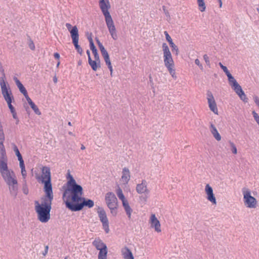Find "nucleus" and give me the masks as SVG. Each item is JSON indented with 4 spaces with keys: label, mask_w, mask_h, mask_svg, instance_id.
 Here are the masks:
<instances>
[{
    "label": "nucleus",
    "mask_w": 259,
    "mask_h": 259,
    "mask_svg": "<svg viewBox=\"0 0 259 259\" xmlns=\"http://www.w3.org/2000/svg\"><path fill=\"white\" fill-rule=\"evenodd\" d=\"M83 195V190L82 188L64 202L66 207L71 211L75 212L82 210L85 206L89 208H92L94 205V201L82 197Z\"/></svg>",
    "instance_id": "obj_1"
},
{
    "label": "nucleus",
    "mask_w": 259,
    "mask_h": 259,
    "mask_svg": "<svg viewBox=\"0 0 259 259\" xmlns=\"http://www.w3.org/2000/svg\"><path fill=\"white\" fill-rule=\"evenodd\" d=\"M53 196V193H45V197L41 198V203L37 200L34 201L35 210L37 219L41 223H47L50 219Z\"/></svg>",
    "instance_id": "obj_2"
},
{
    "label": "nucleus",
    "mask_w": 259,
    "mask_h": 259,
    "mask_svg": "<svg viewBox=\"0 0 259 259\" xmlns=\"http://www.w3.org/2000/svg\"><path fill=\"white\" fill-rule=\"evenodd\" d=\"M99 4L101 11L105 17V20L110 34L114 40H116L117 38V35L116 31V28L112 17L109 11V9L111 7L109 0H100Z\"/></svg>",
    "instance_id": "obj_3"
},
{
    "label": "nucleus",
    "mask_w": 259,
    "mask_h": 259,
    "mask_svg": "<svg viewBox=\"0 0 259 259\" xmlns=\"http://www.w3.org/2000/svg\"><path fill=\"white\" fill-rule=\"evenodd\" d=\"M66 178L67 182L62 187L63 190L62 199L64 202L82 188L81 185L76 183L69 170L67 174Z\"/></svg>",
    "instance_id": "obj_4"
},
{
    "label": "nucleus",
    "mask_w": 259,
    "mask_h": 259,
    "mask_svg": "<svg viewBox=\"0 0 259 259\" xmlns=\"http://www.w3.org/2000/svg\"><path fill=\"white\" fill-rule=\"evenodd\" d=\"M0 173L4 181L9 186L11 195L16 198L18 194V185L14 171L10 169L7 171L0 172Z\"/></svg>",
    "instance_id": "obj_5"
},
{
    "label": "nucleus",
    "mask_w": 259,
    "mask_h": 259,
    "mask_svg": "<svg viewBox=\"0 0 259 259\" xmlns=\"http://www.w3.org/2000/svg\"><path fill=\"white\" fill-rule=\"evenodd\" d=\"M42 174L41 176H36V179L39 183L44 185V191L45 193H53L50 167L43 166L42 168Z\"/></svg>",
    "instance_id": "obj_6"
},
{
    "label": "nucleus",
    "mask_w": 259,
    "mask_h": 259,
    "mask_svg": "<svg viewBox=\"0 0 259 259\" xmlns=\"http://www.w3.org/2000/svg\"><path fill=\"white\" fill-rule=\"evenodd\" d=\"M228 80L229 85L232 90L239 96V97L244 102H247V98L243 91L242 87L232 76V75L228 71Z\"/></svg>",
    "instance_id": "obj_7"
},
{
    "label": "nucleus",
    "mask_w": 259,
    "mask_h": 259,
    "mask_svg": "<svg viewBox=\"0 0 259 259\" xmlns=\"http://www.w3.org/2000/svg\"><path fill=\"white\" fill-rule=\"evenodd\" d=\"M65 26L70 33V36L72 38V42L74 46L75 49L78 54L81 55L83 50L81 47L78 45L79 33L77 26H72L68 23H66Z\"/></svg>",
    "instance_id": "obj_8"
},
{
    "label": "nucleus",
    "mask_w": 259,
    "mask_h": 259,
    "mask_svg": "<svg viewBox=\"0 0 259 259\" xmlns=\"http://www.w3.org/2000/svg\"><path fill=\"white\" fill-rule=\"evenodd\" d=\"M105 199L111 213L116 216L117 214L118 200L115 195L113 192H108L106 194Z\"/></svg>",
    "instance_id": "obj_9"
},
{
    "label": "nucleus",
    "mask_w": 259,
    "mask_h": 259,
    "mask_svg": "<svg viewBox=\"0 0 259 259\" xmlns=\"http://www.w3.org/2000/svg\"><path fill=\"white\" fill-rule=\"evenodd\" d=\"M243 200L245 206L249 208H255L257 205V201L251 195V191L249 189L244 188L242 189Z\"/></svg>",
    "instance_id": "obj_10"
},
{
    "label": "nucleus",
    "mask_w": 259,
    "mask_h": 259,
    "mask_svg": "<svg viewBox=\"0 0 259 259\" xmlns=\"http://www.w3.org/2000/svg\"><path fill=\"white\" fill-rule=\"evenodd\" d=\"M92 244L97 250H99L98 259H107L108 248L106 244L99 237L95 238L92 242Z\"/></svg>",
    "instance_id": "obj_11"
},
{
    "label": "nucleus",
    "mask_w": 259,
    "mask_h": 259,
    "mask_svg": "<svg viewBox=\"0 0 259 259\" xmlns=\"http://www.w3.org/2000/svg\"><path fill=\"white\" fill-rule=\"evenodd\" d=\"M2 94L4 99L7 103L8 107L11 111L15 110V107L12 105V102H14V98L10 88L2 90Z\"/></svg>",
    "instance_id": "obj_12"
},
{
    "label": "nucleus",
    "mask_w": 259,
    "mask_h": 259,
    "mask_svg": "<svg viewBox=\"0 0 259 259\" xmlns=\"http://www.w3.org/2000/svg\"><path fill=\"white\" fill-rule=\"evenodd\" d=\"M0 172L9 169L8 165V157L5 148H0Z\"/></svg>",
    "instance_id": "obj_13"
},
{
    "label": "nucleus",
    "mask_w": 259,
    "mask_h": 259,
    "mask_svg": "<svg viewBox=\"0 0 259 259\" xmlns=\"http://www.w3.org/2000/svg\"><path fill=\"white\" fill-rule=\"evenodd\" d=\"M98 212L100 220L102 223L103 227L105 233H108L109 232V222L107 218L106 212L104 209H101L100 211H98Z\"/></svg>",
    "instance_id": "obj_14"
},
{
    "label": "nucleus",
    "mask_w": 259,
    "mask_h": 259,
    "mask_svg": "<svg viewBox=\"0 0 259 259\" xmlns=\"http://www.w3.org/2000/svg\"><path fill=\"white\" fill-rule=\"evenodd\" d=\"M206 95L210 110L214 114H218L217 104L212 93L210 91H207Z\"/></svg>",
    "instance_id": "obj_15"
},
{
    "label": "nucleus",
    "mask_w": 259,
    "mask_h": 259,
    "mask_svg": "<svg viewBox=\"0 0 259 259\" xmlns=\"http://www.w3.org/2000/svg\"><path fill=\"white\" fill-rule=\"evenodd\" d=\"M205 192L206 194V199L212 204L215 205L217 204L216 198L213 193L212 188L208 184L205 186Z\"/></svg>",
    "instance_id": "obj_16"
},
{
    "label": "nucleus",
    "mask_w": 259,
    "mask_h": 259,
    "mask_svg": "<svg viewBox=\"0 0 259 259\" xmlns=\"http://www.w3.org/2000/svg\"><path fill=\"white\" fill-rule=\"evenodd\" d=\"M136 190L138 194H149L150 191L147 189V183L145 180H142L141 184L137 185Z\"/></svg>",
    "instance_id": "obj_17"
},
{
    "label": "nucleus",
    "mask_w": 259,
    "mask_h": 259,
    "mask_svg": "<svg viewBox=\"0 0 259 259\" xmlns=\"http://www.w3.org/2000/svg\"><path fill=\"white\" fill-rule=\"evenodd\" d=\"M151 226L154 227L155 230L157 232L161 231L160 229V224L159 220L155 217V215L153 214L150 218Z\"/></svg>",
    "instance_id": "obj_18"
},
{
    "label": "nucleus",
    "mask_w": 259,
    "mask_h": 259,
    "mask_svg": "<svg viewBox=\"0 0 259 259\" xmlns=\"http://www.w3.org/2000/svg\"><path fill=\"white\" fill-rule=\"evenodd\" d=\"M0 72L2 73V76L0 77V85L1 90L8 89L9 87V85H7V82H5V79H6V75L5 73L4 69L2 66L1 63H0Z\"/></svg>",
    "instance_id": "obj_19"
},
{
    "label": "nucleus",
    "mask_w": 259,
    "mask_h": 259,
    "mask_svg": "<svg viewBox=\"0 0 259 259\" xmlns=\"http://www.w3.org/2000/svg\"><path fill=\"white\" fill-rule=\"evenodd\" d=\"M131 178L130 171L128 168L125 167L123 168L122 171L121 179L124 182L125 184H127Z\"/></svg>",
    "instance_id": "obj_20"
},
{
    "label": "nucleus",
    "mask_w": 259,
    "mask_h": 259,
    "mask_svg": "<svg viewBox=\"0 0 259 259\" xmlns=\"http://www.w3.org/2000/svg\"><path fill=\"white\" fill-rule=\"evenodd\" d=\"M121 252L124 259H134L131 250L127 247L123 248L121 249Z\"/></svg>",
    "instance_id": "obj_21"
},
{
    "label": "nucleus",
    "mask_w": 259,
    "mask_h": 259,
    "mask_svg": "<svg viewBox=\"0 0 259 259\" xmlns=\"http://www.w3.org/2000/svg\"><path fill=\"white\" fill-rule=\"evenodd\" d=\"M163 60L165 66L174 64L171 53L164 55Z\"/></svg>",
    "instance_id": "obj_22"
},
{
    "label": "nucleus",
    "mask_w": 259,
    "mask_h": 259,
    "mask_svg": "<svg viewBox=\"0 0 259 259\" xmlns=\"http://www.w3.org/2000/svg\"><path fill=\"white\" fill-rule=\"evenodd\" d=\"M89 64L91 67L92 70L94 71H97L98 68L101 67V61H97V60H93L92 59H90L88 61Z\"/></svg>",
    "instance_id": "obj_23"
},
{
    "label": "nucleus",
    "mask_w": 259,
    "mask_h": 259,
    "mask_svg": "<svg viewBox=\"0 0 259 259\" xmlns=\"http://www.w3.org/2000/svg\"><path fill=\"white\" fill-rule=\"evenodd\" d=\"M210 130L211 134L217 141H219L221 140V136L220 134L219 133L217 129L212 123H211L210 124Z\"/></svg>",
    "instance_id": "obj_24"
},
{
    "label": "nucleus",
    "mask_w": 259,
    "mask_h": 259,
    "mask_svg": "<svg viewBox=\"0 0 259 259\" xmlns=\"http://www.w3.org/2000/svg\"><path fill=\"white\" fill-rule=\"evenodd\" d=\"M122 206L126 212V213L127 215V217L129 219L131 218V214L133 211V209L131 208V206L129 205L128 201H124L122 203Z\"/></svg>",
    "instance_id": "obj_25"
},
{
    "label": "nucleus",
    "mask_w": 259,
    "mask_h": 259,
    "mask_svg": "<svg viewBox=\"0 0 259 259\" xmlns=\"http://www.w3.org/2000/svg\"><path fill=\"white\" fill-rule=\"evenodd\" d=\"M165 67L167 68L169 73L171 75L172 78L176 79L177 76L176 75V71L175 69L174 68L175 64L166 66Z\"/></svg>",
    "instance_id": "obj_26"
},
{
    "label": "nucleus",
    "mask_w": 259,
    "mask_h": 259,
    "mask_svg": "<svg viewBox=\"0 0 259 259\" xmlns=\"http://www.w3.org/2000/svg\"><path fill=\"white\" fill-rule=\"evenodd\" d=\"M116 194L119 199L121 200L122 203L127 201V200L125 198L124 194L122 193V190L119 187L116 190Z\"/></svg>",
    "instance_id": "obj_27"
},
{
    "label": "nucleus",
    "mask_w": 259,
    "mask_h": 259,
    "mask_svg": "<svg viewBox=\"0 0 259 259\" xmlns=\"http://www.w3.org/2000/svg\"><path fill=\"white\" fill-rule=\"evenodd\" d=\"M199 10L203 12L205 11L206 6L204 0H197Z\"/></svg>",
    "instance_id": "obj_28"
},
{
    "label": "nucleus",
    "mask_w": 259,
    "mask_h": 259,
    "mask_svg": "<svg viewBox=\"0 0 259 259\" xmlns=\"http://www.w3.org/2000/svg\"><path fill=\"white\" fill-rule=\"evenodd\" d=\"M12 146L13 151H14L15 155L17 157L18 159L20 158L21 157H22V156L21 154L20 153L18 148L16 146V145L15 143H12Z\"/></svg>",
    "instance_id": "obj_29"
},
{
    "label": "nucleus",
    "mask_w": 259,
    "mask_h": 259,
    "mask_svg": "<svg viewBox=\"0 0 259 259\" xmlns=\"http://www.w3.org/2000/svg\"><path fill=\"white\" fill-rule=\"evenodd\" d=\"M29 105L36 114L38 115H40L41 114V112L39 111L38 108L34 102L29 104Z\"/></svg>",
    "instance_id": "obj_30"
},
{
    "label": "nucleus",
    "mask_w": 259,
    "mask_h": 259,
    "mask_svg": "<svg viewBox=\"0 0 259 259\" xmlns=\"http://www.w3.org/2000/svg\"><path fill=\"white\" fill-rule=\"evenodd\" d=\"M22 192L23 193L27 195L29 193V189L27 185L26 180L23 181V184H22Z\"/></svg>",
    "instance_id": "obj_31"
},
{
    "label": "nucleus",
    "mask_w": 259,
    "mask_h": 259,
    "mask_svg": "<svg viewBox=\"0 0 259 259\" xmlns=\"http://www.w3.org/2000/svg\"><path fill=\"white\" fill-rule=\"evenodd\" d=\"M169 46L171 48V51L173 53H175L176 55H178L179 53L178 47L174 42L171 43V44H169Z\"/></svg>",
    "instance_id": "obj_32"
},
{
    "label": "nucleus",
    "mask_w": 259,
    "mask_h": 259,
    "mask_svg": "<svg viewBox=\"0 0 259 259\" xmlns=\"http://www.w3.org/2000/svg\"><path fill=\"white\" fill-rule=\"evenodd\" d=\"M162 50L163 52V55L166 54L170 53L169 48L166 43H165V42L163 43L162 45Z\"/></svg>",
    "instance_id": "obj_33"
},
{
    "label": "nucleus",
    "mask_w": 259,
    "mask_h": 259,
    "mask_svg": "<svg viewBox=\"0 0 259 259\" xmlns=\"http://www.w3.org/2000/svg\"><path fill=\"white\" fill-rule=\"evenodd\" d=\"M164 34H165L166 40L169 43V45L171 44V43L174 42L170 36L169 35V34L166 31H164Z\"/></svg>",
    "instance_id": "obj_34"
},
{
    "label": "nucleus",
    "mask_w": 259,
    "mask_h": 259,
    "mask_svg": "<svg viewBox=\"0 0 259 259\" xmlns=\"http://www.w3.org/2000/svg\"><path fill=\"white\" fill-rule=\"evenodd\" d=\"M95 40H96L101 52L105 50L104 47L103 46L102 44L100 42V40L99 39V38L98 37L95 38Z\"/></svg>",
    "instance_id": "obj_35"
},
{
    "label": "nucleus",
    "mask_w": 259,
    "mask_h": 259,
    "mask_svg": "<svg viewBox=\"0 0 259 259\" xmlns=\"http://www.w3.org/2000/svg\"><path fill=\"white\" fill-rule=\"evenodd\" d=\"M18 88L19 89L20 92L23 94H25L27 92L26 89L24 87V86L22 84H20L19 85L17 86Z\"/></svg>",
    "instance_id": "obj_36"
},
{
    "label": "nucleus",
    "mask_w": 259,
    "mask_h": 259,
    "mask_svg": "<svg viewBox=\"0 0 259 259\" xmlns=\"http://www.w3.org/2000/svg\"><path fill=\"white\" fill-rule=\"evenodd\" d=\"M230 147L232 152L234 154H236L237 153V150L235 145L233 143H230Z\"/></svg>",
    "instance_id": "obj_37"
},
{
    "label": "nucleus",
    "mask_w": 259,
    "mask_h": 259,
    "mask_svg": "<svg viewBox=\"0 0 259 259\" xmlns=\"http://www.w3.org/2000/svg\"><path fill=\"white\" fill-rule=\"evenodd\" d=\"M18 160L19 161L20 167L21 169H25V166L24 160L23 159V157H21L20 158L18 159Z\"/></svg>",
    "instance_id": "obj_38"
},
{
    "label": "nucleus",
    "mask_w": 259,
    "mask_h": 259,
    "mask_svg": "<svg viewBox=\"0 0 259 259\" xmlns=\"http://www.w3.org/2000/svg\"><path fill=\"white\" fill-rule=\"evenodd\" d=\"M90 48L91 51L93 52H95V51H97V49L96 47V46L94 45V42H91L90 44H89Z\"/></svg>",
    "instance_id": "obj_39"
},
{
    "label": "nucleus",
    "mask_w": 259,
    "mask_h": 259,
    "mask_svg": "<svg viewBox=\"0 0 259 259\" xmlns=\"http://www.w3.org/2000/svg\"><path fill=\"white\" fill-rule=\"evenodd\" d=\"M252 115L253 116L256 121V122L258 123H259V115L258 114L256 113L254 111H252Z\"/></svg>",
    "instance_id": "obj_40"
},
{
    "label": "nucleus",
    "mask_w": 259,
    "mask_h": 259,
    "mask_svg": "<svg viewBox=\"0 0 259 259\" xmlns=\"http://www.w3.org/2000/svg\"><path fill=\"white\" fill-rule=\"evenodd\" d=\"M25 98H26V100L28 102V103L29 104H31L33 102L32 101V100L29 98L28 93H26L25 94L23 95Z\"/></svg>",
    "instance_id": "obj_41"
},
{
    "label": "nucleus",
    "mask_w": 259,
    "mask_h": 259,
    "mask_svg": "<svg viewBox=\"0 0 259 259\" xmlns=\"http://www.w3.org/2000/svg\"><path fill=\"white\" fill-rule=\"evenodd\" d=\"M149 194H144V195H142L140 197V200L144 202H146L147 200V198L148 197V195Z\"/></svg>",
    "instance_id": "obj_42"
},
{
    "label": "nucleus",
    "mask_w": 259,
    "mask_h": 259,
    "mask_svg": "<svg viewBox=\"0 0 259 259\" xmlns=\"http://www.w3.org/2000/svg\"><path fill=\"white\" fill-rule=\"evenodd\" d=\"M21 174H22V178H23V181L24 180H26V177L27 176V172H26V170L25 169H21Z\"/></svg>",
    "instance_id": "obj_43"
},
{
    "label": "nucleus",
    "mask_w": 259,
    "mask_h": 259,
    "mask_svg": "<svg viewBox=\"0 0 259 259\" xmlns=\"http://www.w3.org/2000/svg\"><path fill=\"white\" fill-rule=\"evenodd\" d=\"M93 54L94 56V58L95 60L100 61L99 55L98 53V51H95V52H93Z\"/></svg>",
    "instance_id": "obj_44"
},
{
    "label": "nucleus",
    "mask_w": 259,
    "mask_h": 259,
    "mask_svg": "<svg viewBox=\"0 0 259 259\" xmlns=\"http://www.w3.org/2000/svg\"><path fill=\"white\" fill-rule=\"evenodd\" d=\"M195 64H196L197 65H198L199 66V67L200 68V69H201V70L203 69V66L200 63V62L198 59H196L195 60Z\"/></svg>",
    "instance_id": "obj_45"
},
{
    "label": "nucleus",
    "mask_w": 259,
    "mask_h": 259,
    "mask_svg": "<svg viewBox=\"0 0 259 259\" xmlns=\"http://www.w3.org/2000/svg\"><path fill=\"white\" fill-rule=\"evenodd\" d=\"M203 59L205 60V62L206 64L207 65H210V63H209V57H208V56L206 54H205L203 56Z\"/></svg>",
    "instance_id": "obj_46"
},
{
    "label": "nucleus",
    "mask_w": 259,
    "mask_h": 259,
    "mask_svg": "<svg viewBox=\"0 0 259 259\" xmlns=\"http://www.w3.org/2000/svg\"><path fill=\"white\" fill-rule=\"evenodd\" d=\"M5 138V134L3 131L2 125H0V138Z\"/></svg>",
    "instance_id": "obj_47"
},
{
    "label": "nucleus",
    "mask_w": 259,
    "mask_h": 259,
    "mask_svg": "<svg viewBox=\"0 0 259 259\" xmlns=\"http://www.w3.org/2000/svg\"><path fill=\"white\" fill-rule=\"evenodd\" d=\"M5 138H0V148H5L4 145V142L5 141Z\"/></svg>",
    "instance_id": "obj_48"
},
{
    "label": "nucleus",
    "mask_w": 259,
    "mask_h": 259,
    "mask_svg": "<svg viewBox=\"0 0 259 259\" xmlns=\"http://www.w3.org/2000/svg\"><path fill=\"white\" fill-rule=\"evenodd\" d=\"M219 65L221 68L223 70L224 72L227 75V66L223 65L221 62L219 63Z\"/></svg>",
    "instance_id": "obj_49"
},
{
    "label": "nucleus",
    "mask_w": 259,
    "mask_h": 259,
    "mask_svg": "<svg viewBox=\"0 0 259 259\" xmlns=\"http://www.w3.org/2000/svg\"><path fill=\"white\" fill-rule=\"evenodd\" d=\"M101 53L103 58L109 56L108 53L106 49L101 51Z\"/></svg>",
    "instance_id": "obj_50"
},
{
    "label": "nucleus",
    "mask_w": 259,
    "mask_h": 259,
    "mask_svg": "<svg viewBox=\"0 0 259 259\" xmlns=\"http://www.w3.org/2000/svg\"><path fill=\"white\" fill-rule=\"evenodd\" d=\"M29 47L31 50H34L35 45L32 41L29 44Z\"/></svg>",
    "instance_id": "obj_51"
},
{
    "label": "nucleus",
    "mask_w": 259,
    "mask_h": 259,
    "mask_svg": "<svg viewBox=\"0 0 259 259\" xmlns=\"http://www.w3.org/2000/svg\"><path fill=\"white\" fill-rule=\"evenodd\" d=\"M48 249H49V246L48 245H46L45 246L44 251H43L42 252V254L44 256H46V254L48 253Z\"/></svg>",
    "instance_id": "obj_52"
},
{
    "label": "nucleus",
    "mask_w": 259,
    "mask_h": 259,
    "mask_svg": "<svg viewBox=\"0 0 259 259\" xmlns=\"http://www.w3.org/2000/svg\"><path fill=\"white\" fill-rule=\"evenodd\" d=\"M54 57L56 59L59 60L60 59V56L58 53L56 52L54 54Z\"/></svg>",
    "instance_id": "obj_53"
},
{
    "label": "nucleus",
    "mask_w": 259,
    "mask_h": 259,
    "mask_svg": "<svg viewBox=\"0 0 259 259\" xmlns=\"http://www.w3.org/2000/svg\"><path fill=\"white\" fill-rule=\"evenodd\" d=\"M104 59L105 60V63L110 62L109 55L107 57H104Z\"/></svg>",
    "instance_id": "obj_54"
},
{
    "label": "nucleus",
    "mask_w": 259,
    "mask_h": 259,
    "mask_svg": "<svg viewBox=\"0 0 259 259\" xmlns=\"http://www.w3.org/2000/svg\"><path fill=\"white\" fill-rule=\"evenodd\" d=\"M149 81H150V83L151 84V85L152 87H153L152 86L153 85V79L152 78V76H151V75L150 74L149 76Z\"/></svg>",
    "instance_id": "obj_55"
},
{
    "label": "nucleus",
    "mask_w": 259,
    "mask_h": 259,
    "mask_svg": "<svg viewBox=\"0 0 259 259\" xmlns=\"http://www.w3.org/2000/svg\"><path fill=\"white\" fill-rule=\"evenodd\" d=\"M88 39L89 41V44H90L91 42H94L93 38L92 37V33L90 34V36H88Z\"/></svg>",
    "instance_id": "obj_56"
},
{
    "label": "nucleus",
    "mask_w": 259,
    "mask_h": 259,
    "mask_svg": "<svg viewBox=\"0 0 259 259\" xmlns=\"http://www.w3.org/2000/svg\"><path fill=\"white\" fill-rule=\"evenodd\" d=\"M87 54L88 55V61L90 59H92L91 58V54H90V52L89 50H88L87 51Z\"/></svg>",
    "instance_id": "obj_57"
},
{
    "label": "nucleus",
    "mask_w": 259,
    "mask_h": 259,
    "mask_svg": "<svg viewBox=\"0 0 259 259\" xmlns=\"http://www.w3.org/2000/svg\"><path fill=\"white\" fill-rule=\"evenodd\" d=\"M108 69H109L111 76H112V73H113V68H112V66L108 67Z\"/></svg>",
    "instance_id": "obj_58"
},
{
    "label": "nucleus",
    "mask_w": 259,
    "mask_h": 259,
    "mask_svg": "<svg viewBox=\"0 0 259 259\" xmlns=\"http://www.w3.org/2000/svg\"><path fill=\"white\" fill-rule=\"evenodd\" d=\"M15 83H16V84L17 86L19 85L20 84H22V83L21 82V81L19 80H16V81H15Z\"/></svg>",
    "instance_id": "obj_59"
},
{
    "label": "nucleus",
    "mask_w": 259,
    "mask_h": 259,
    "mask_svg": "<svg viewBox=\"0 0 259 259\" xmlns=\"http://www.w3.org/2000/svg\"><path fill=\"white\" fill-rule=\"evenodd\" d=\"M15 83H16V84L17 86L19 85L20 84H22V83L21 82V81L19 80H16V81H15Z\"/></svg>",
    "instance_id": "obj_60"
},
{
    "label": "nucleus",
    "mask_w": 259,
    "mask_h": 259,
    "mask_svg": "<svg viewBox=\"0 0 259 259\" xmlns=\"http://www.w3.org/2000/svg\"><path fill=\"white\" fill-rule=\"evenodd\" d=\"M106 64L107 65V66H108V67H111L112 66V64H111V61L110 62H109L108 63H106Z\"/></svg>",
    "instance_id": "obj_61"
},
{
    "label": "nucleus",
    "mask_w": 259,
    "mask_h": 259,
    "mask_svg": "<svg viewBox=\"0 0 259 259\" xmlns=\"http://www.w3.org/2000/svg\"><path fill=\"white\" fill-rule=\"evenodd\" d=\"M12 116H13V117L14 119H17L18 116H17V113L16 114H13V115Z\"/></svg>",
    "instance_id": "obj_62"
},
{
    "label": "nucleus",
    "mask_w": 259,
    "mask_h": 259,
    "mask_svg": "<svg viewBox=\"0 0 259 259\" xmlns=\"http://www.w3.org/2000/svg\"><path fill=\"white\" fill-rule=\"evenodd\" d=\"M53 81L55 83H56L57 82V78L56 76L54 77V78H53Z\"/></svg>",
    "instance_id": "obj_63"
},
{
    "label": "nucleus",
    "mask_w": 259,
    "mask_h": 259,
    "mask_svg": "<svg viewBox=\"0 0 259 259\" xmlns=\"http://www.w3.org/2000/svg\"><path fill=\"white\" fill-rule=\"evenodd\" d=\"M218 2L219 3V6H220V8H221L222 6V0H218Z\"/></svg>",
    "instance_id": "obj_64"
}]
</instances>
